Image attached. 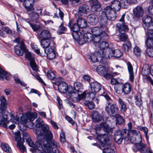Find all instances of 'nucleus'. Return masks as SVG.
Segmentation results:
<instances>
[{"instance_id":"nucleus-1","label":"nucleus","mask_w":153,"mask_h":153,"mask_svg":"<svg viewBox=\"0 0 153 153\" xmlns=\"http://www.w3.org/2000/svg\"><path fill=\"white\" fill-rule=\"evenodd\" d=\"M41 131L36 132L38 141L36 142L37 149L40 151L46 152L49 153H56L51 150L52 149L51 146L54 148H57L59 143L53 139V135L49 130V127L47 125L42 126Z\"/></svg>"},{"instance_id":"nucleus-2","label":"nucleus","mask_w":153,"mask_h":153,"mask_svg":"<svg viewBox=\"0 0 153 153\" xmlns=\"http://www.w3.org/2000/svg\"><path fill=\"white\" fill-rule=\"evenodd\" d=\"M97 138L101 144V149L103 153H115V151L110 147L109 137L105 134H98Z\"/></svg>"},{"instance_id":"nucleus-3","label":"nucleus","mask_w":153,"mask_h":153,"mask_svg":"<svg viewBox=\"0 0 153 153\" xmlns=\"http://www.w3.org/2000/svg\"><path fill=\"white\" fill-rule=\"evenodd\" d=\"M105 122H102L100 124V128H98L97 130V134H98L97 131L100 128H102L103 130L108 134H112L113 132V129L109 126V124L114 122V115H110L106 117L105 120Z\"/></svg>"},{"instance_id":"nucleus-4","label":"nucleus","mask_w":153,"mask_h":153,"mask_svg":"<svg viewBox=\"0 0 153 153\" xmlns=\"http://www.w3.org/2000/svg\"><path fill=\"white\" fill-rule=\"evenodd\" d=\"M127 131V130L125 129L118 130L115 131L114 133V140L116 143L120 144L123 139L128 138V133Z\"/></svg>"},{"instance_id":"nucleus-5","label":"nucleus","mask_w":153,"mask_h":153,"mask_svg":"<svg viewBox=\"0 0 153 153\" xmlns=\"http://www.w3.org/2000/svg\"><path fill=\"white\" fill-rule=\"evenodd\" d=\"M128 3L127 0H113L111 3L110 6L111 9H113L115 11L120 10L121 7H125Z\"/></svg>"},{"instance_id":"nucleus-6","label":"nucleus","mask_w":153,"mask_h":153,"mask_svg":"<svg viewBox=\"0 0 153 153\" xmlns=\"http://www.w3.org/2000/svg\"><path fill=\"white\" fill-rule=\"evenodd\" d=\"M131 132L132 135L128 134V140L130 142L135 144L142 141V135L139 131L133 129L131 130Z\"/></svg>"},{"instance_id":"nucleus-7","label":"nucleus","mask_w":153,"mask_h":153,"mask_svg":"<svg viewBox=\"0 0 153 153\" xmlns=\"http://www.w3.org/2000/svg\"><path fill=\"white\" fill-rule=\"evenodd\" d=\"M143 27L146 32H151L153 31L152 18L149 16L147 15L142 19Z\"/></svg>"},{"instance_id":"nucleus-8","label":"nucleus","mask_w":153,"mask_h":153,"mask_svg":"<svg viewBox=\"0 0 153 153\" xmlns=\"http://www.w3.org/2000/svg\"><path fill=\"white\" fill-rule=\"evenodd\" d=\"M119 108L117 105L111 102L107 103L105 107V111L108 114H113L117 112Z\"/></svg>"},{"instance_id":"nucleus-9","label":"nucleus","mask_w":153,"mask_h":153,"mask_svg":"<svg viewBox=\"0 0 153 153\" xmlns=\"http://www.w3.org/2000/svg\"><path fill=\"white\" fill-rule=\"evenodd\" d=\"M37 114L36 112H27L22 116L21 120L23 123H25L28 121H33L37 118Z\"/></svg>"},{"instance_id":"nucleus-10","label":"nucleus","mask_w":153,"mask_h":153,"mask_svg":"<svg viewBox=\"0 0 153 153\" xmlns=\"http://www.w3.org/2000/svg\"><path fill=\"white\" fill-rule=\"evenodd\" d=\"M104 11L106 14L108 19L111 21L114 20L117 16L116 11L112 10L110 6H107L104 9Z\"/></svg>"},{"instance_id":"nucleus-11","label":"nucleus","mask_w":153,"mask_h":153,"mask_svg":"<svg viewBox=\"0 0 153 153\" xmlns=\"http://www.w3.org/2000/svg\"><path fill=\"white\" fill-rule=\"evenodd\" d=\"M94 37H93V40L94 42L98 43L100 40H105L108 39V36L105 32L102 31L100 33H94Z\"/></svg>"},{"instance_id":"nucleus-12","label":"nucleus","mask_w":153,"mask_h":153,"mask_svg":"<svg viewBox=\"0 0 153 153\" xmlns=\"http://www.w3.org/2000/svg\"><path fill=\"white\" fill-rule=\"evenodd\" d=\"M100 24L101 29H104L105 30H107L108 28L107 27V25L108 18L106 14H105L103 10L100 14Z\"/></svg>"},{"instance_id":"nucleus-13","label":"nucleus","mask_w":153,"mask_h":153,"mask_svg":"<svg viewBox=\"0 0 153 153\" xmlns=\"http://www.w3.org/2000/svg\"><path fill=\"white\" fill-rule=\"evenodd\" d=\"M25 57L26 59L30 61V65L32 69L37 71H38V68L35 62L34 58L32 56L31 53L27 52L25 53Z\"/></svg>"},{"instance_id":"nucleus-14","label":"nucleus","mask_w":153,"mask_h":153,"mask_svg":"<svg viewBox=\"0 0 153 153\" xmlns=\"http://www.w3.org/2000/svg\"><path fill=\"white\" fill-rule=\"evenodd\" d=\"M146 145L143 143L142 141L135 144L133 147V151L136 152L140 151L141 153H144L147 150L146 148Z\"/></svg>"},{"instance_id":"nucleus-15","label":"nucleus","mask_w":153,"mask_h":153,"mask_svg":"<svg viewBox=\"0 0 153 153\" xmlns=\"http://www.w3.org/2000/svg\"><path fill=\"white\" fill-rule=\"evenodd\" d=\"M14 51L18 55L22 56L25 50V47L24 42L22 41L20 42V46L16 45L14 47Z\"/></svg>"},{"instance_id":"nucleus-16","label":"nucleus","mask_w":153,"mask_h":153,"mask_svg":"<svg viewBox=\"0 0 153 153\" xmlns=\"http://www.w3.org/2000/svg\"><path fill=\"white\" fill-rule=\"evenodd\" d=\"M116 28L119 33H126L128 31L129 28L126 23H117L116 25Z\"/></svg>"},{"instance_id":"nucleus-17","label":"nucleus","mask_w":153,"mask_h":153,"mask_svg":"<svg viewBox=\"0 0 153 153\" xmlns=\"http://www.w3.org/2000/svg\"><path fill=\"white\" fill-rule=\"evenodd\" d=\"M90 6L91 10L93 12H95L98 11L101 7V4L98 0H90Z\"/></svg>"},{"instance_id":"nucleus-18","label":"nucleus","mask_w":153,"mask_h":153,"mask_svg":"<svg viewBox=\"0 0 153 153\" xmlns=\"http://www.w3.org/2000/svg\"><path fill=\"white\" fill-rule=\"evenodd\" d=\"M91 61L95 62L98 61H101L103 59L102 56L100 52H96L91 54L90 56Z\"/></svg>"},{"instance_id":"nucleus-19","label":"nucleus","mask_w":153,"mask_h":153,"mask_svg":"<svg viewBox=\"0 0 153 153\" xmlns=\"http://www.w3.org/2000/svg\"><path fill=\"white\" fill-rule=\"evenodd\" d=\"M146 35L148 37L147 38L146 44L148 48L153 47V31L146 32Z\"/></svg>"},{"instance_id":"nucleus-20","label":"nucleus","mask_w":153,"mask_h":153,"mask_svg":"<svg viewBox=\"0 0 153 153\" xmlns=\"http://www.w3.org/2000/svg\"><path fill=\"white\" fill-rule=\"evenodd\" d=\"M79 34L75 32L72 33V36L74 38L78 41V43L80 45H82L86 42L85 40L84 37H83V35Z\"/></svg>"},{"instance_id":"nucleus-21","label":"nucleus","mask_w":153,"mask_h":153,"mask_svg":"<svg viewBox=\"0 0 153 153\" xmlns=\"http://www.w3.org/2000/svg\"><path fill=\"white\" fill-rule=\"evenodd\" d=\"M126 63L129 74L130 80L131 82L133 83L134 82V77L133 66L129 62H126Z\"/></svg>"},{"instance_id":"nucleus-22","label":"nucleus","mask_w":153,"mask_h":153,"mask_svg":"<svg viewBox=\"0 0 153 153\" xmlns=\"http://www.w3.org/2000/svg\"><path fill=\"white\" fill-rule=\"evenodd\" d=\"M133 12L134 16L139 18L143 16L144 10L142 7L137 6L133 9Z\"/></svg>"},{"instance_id":"nucleus-23","label":"nucleus","mask_w":153,"mask_h":153,"mask_svg":"<svg viewBox=\"0 0 153 153\" xmlns=\"http://www.w3.org/2000/svg\"><path fill=\"white\" fill-rule=\"evenodd\" d=\"M58 88L59 91L62 93H65L67 91H70L71 89L68 88L67 84L63 82H61L58 85Z\"/></svg>"},{"instance_id":"nucleus-24","label":"nucleus","mask_w":153,"mask_h":153,"mask_svg":"<svg viewBox=\"0 0 153 153\" xmlns=\"http://www.w3.org/2000/svg\"><path fill=\"white\" fill-rule=\"evenodd\" d=\"M87 20L91 25H95L98 22V17L94 14H91L88 15L87 17Z\"/></svg>"},{"instance_id":"nucleus-25","label":"nucleus","mask_w":153,"mask_h":153,"mask_svg":"<svg viewBox=\"0 0 153 153\" xmlns=\"http://www.w3.org/2000/svg\"><path fill=\"white\" fill-rule=\"evenodd\" d=\"M92 117L93 121L96 123L100 122L102 119L101 114L96 111L92 112Z\"/></svg>"},{"instance_id":"nucleus-26","label":"nucleus","mask_w":153,"mask_h":153,"mask_svg":"<svg viewBox=\"0 0 153 153\" xmlns=\"http://www.w3.org/2000/svg\"><path fill=\"white\" fill-rule=\"evenodd\" d=\"M39 37L41 39H49L51 38V36L49 31L43 30L39 34Z\"/></svg>"},{"instance_id":"nucleus-27","label":"nucleus","mask_w":153,"mask_h":153,"mask_svg":"<svg viewBox=\"0 0 153 153\" xmlns=\"http://www.w3.org/2000/svg\"><path fill=\"white\" fill-rule=\"evenodd\" d=\"M34 0H25L24 1L23 4L27 11H31L34 10L33 7Z\"/></svg>"},{"instance_id":"nucleus-28","label":"nucleus","mask_w":153,"mask_h":153,"mask_svg":"<svg viewBox=\"0 0 153 153\" xmlns=\"http://www.w3.org/2000/svg\"><path fill=\"white\" fill-rule=\"evenodd\" d=\"M22 134L24 137H27L25 139H26V142L29 146L33 148L34 150H36L37 147L36 146V143L35 145L31 139L29 138V135L26 132H23Z\"/></svg>"},{"instance_id":"nucleus-29","label":"nucleus","mask_w":153,"mask_h":153,"mask_svg":"<svg viewBox=\"0 0 153 153\" xmlns=\"http://www.w3.org/2000/svg\"><path fill=\"white\" fill-rule=\"evenodd\" d=\"M114 50L111 48H108L105 50L103 53H102V58H108L113 56Z\"/></svg>"},{"instance_id":"nucleus-30","label":"nucleus","mask_w":153,"mask_h":153,"mask_svg":"<svg viewBox=\"0 0 153 153\" xmlns=\"http://www.w3.org/2000/svg\"><path fill=\"white\" fill-rule=\"evenodd\" d=\"M91 90L95 93L98 92L101 89V85L96 82H92L90 84Z\"/></svg>"},{"instance_id":"nucleus-31","label":"nucleus","mask_w":153,"mask_h":153,"mask_svg":"<svg viewBox=\"0 0 153 153\" xmlns=\"http://www.w3.org/2000/svg\"><path fill=\"white\" fill-rule=\"evenodd\" d=\"M5 111H2L1 117H3L0 120V126L4 127H6L7 125L9 123V121L7 120V115H5Z\"/></svg>"},{"instance_id":"nucleus-32","label":"nucleus","mask_w":153,"mask_h":153,"mask_svg":"<svg viewBox=\"0 0 153 153\" xmlns=\"http://www.w3.org/2000/svg\"><path fill=\"white\" fill-rule=\"evenodd\" d=\"M40 43L41 47L43 48L44 49L43 52H42V53L43 52L46 53V51L47 50V48L50 46V42L49 39H41L40 41Z\"/></svg>"},{"instance_id":"nucleus-33","label":"nucleus","mask_w":153,"mask_h":153,"mask_svg":"<svg viewBox=\"0 0 153 153\" xmlns=\"http://www.w3.org/2000/svg\"><path fill=\"white\" fill-rule=\"evenodd\" d=\"M48 57L49 59L51 60L55 58L56 57V55L54 49L51 47L47 49L46 51Z\"/></svg>"},{"instance_id":"nucleus-34","label":"nucleus","mask_w":153,"mask_h":153,"mask_svg":"<svg viewBox=\"0 0 153 153\" xmlns=\"http://www.w3.org/2000/svg\"><path fill=\"white\" fill-rule=\"evenodd\" d=\"M122 92L125 94H128L131 92V87L130 84L129 83H126L122 85Z\"/></svg>"},{"instance_id":"nucleus-35","label":"nucleus","mask_w":153,"mask_h":153,"mask_svg":"<svg viewBox=\"0 0 153 153\" xmlns=\"http://www.w3.org/2000/svg\"><path fill=\"white\" fill-rule=\"evenodd\" d=\"M89 10V6L85 4H83L79 7L78 12V14L81 15L82 13L86 14Z\"/></svg>"},{"instance_id":"nucleus-36","label":"nucleus","mask_w":153,"mask_h":153,"mask_svg":"<svg viewBox=\"0 0 153 153\" xmlns=\"http://www.w3.org/2000/svg\"><path fill=\"white\" fill-rule=\"evenodd\" d=\"M68 26L71 29L73 32L72 33H77L81 34V33L80 32H79L78 31L79 30V28L80 27L78 25V24L76 23L73 24L71 25V22L70 21L69 23Z\"/></svg>"},{"instance_id":"nucleus-37","label":"nucleus","mask_w":153,"mask_h":153,"mask_svg":"<svg viewBox=\"0 0 153 153\" xmlns=\"http://www.w3.org/2000/svg\"><path fill=\"white\" fill-rule=\"evenodd\" d=\"M109 44L106 41H102L98 45L100 50L98 51L100 52L101 53H103L105 50L108 48Z\"/></svg>"},{"instance_id":"nucleus-38","label":"nucleus","mask_w":153,"mask_h":153,"mask_svg":"<svg viewBox=\"0 0 153 153\" xmlns=\"http://www.w3.org/2000/svg\"><path fill=\"white\" fill-rule=\"evenodd\" d=\"M118 102L120 108V111L122 112H125L127 109L126 103L121 98H119Z\"/></svg>"},{"instance_id":"nucleus-39","label":"nucleus","mask_w":153,"mask_h":153,"mask_svg":"<svg viewBox=\"0 0 153 153\" xmlns=\"http://www.w3.org/2000/svg\"><path fill=\"white\" fill-rule=\"evenodd\" d=\"M0 101L1 103H0V109L4 110V109H6L7 105V102L4 96H1Z\"/></svg>"},{"instance_id":"nucleus-40","label":"nucleus","mask_w":153,"mask_h":153,"mask_svg":"<svg viewBox=\"0 0 153 153\" xmlns=\"http://www.w3.org/2000/svg\"><path fill=\"white\" fill-rule=\"evenodd\" d=\"M29 23L34 31H36L40 29V25L39 22L33 21L32 23L29 22Z\"/></svg>"},{"instance_id":"nucleus-41","label":"nucleus","mask_w":153,"mask_h":153,"mask_svg":"<svg viewBox=\"0 0 153 153\" xmlns=\"http://www.w3.org/2000/svg\"><path fill=\"white\" fill-rule=\"evenodd\" d=\"M83 89L82 84L79 82H76L74 84V88L73 90L77 93L82 92Z\"/></svg>"},{"instance_id":"nucleus-42","label":"nucleus","mask_w":153,"mask_h":153,"mask_svg":"<svg viewBox=\"0 0 153 153\" xmlns=\"http://www.w3.org/2000/svg\"><path fill=\"white\" fill-rule=\"evenodd\" d=\"M131 48V42L129 41H127L124 42L122 48L126 53H127Z\"/></svg>"},{"instance_id":"nucleus-43","label":"nucleus","mask_w":153,"mask_h":153,"mask_svg":"<svg viewBox=\"0 0 153 153\" xmlns=\"http://www.w3.org/2000/svg\"><path fill=\"white\" fill-rule=\"evenodd\" d=\"M77 23L81 28L85 27L87 25V22L85 19L79 18L77 20Z\"/></svg>"},{"instance_id":"nucleus-44","label":"nucleus","mask_w":153,"mask_h":153,"mask_svg":"<svg viewBox=\"0 0 153 153\" xmlns=\"http://www.w3.org/2000/svg\"><path fill=\"white\" fill-rule=\"evenodd\" d=\"M75 97H72V98L71 99L73 101L75 102H77L83 99L85 97V94L83 93L81 94H76L75 95Z\"/></svg>"},{"instance_id":"nucleus-45","label":"nucleus","mask_w":153,"mask_h":153,"mask_svg":"<svg viewBox=\"0 0 153 153\" xmlns=\"http://www.w3.org/2000/svg\"><path fill=\"white\" fill-rule=\"evenodd\" d=\"M97 71L99 74L103 76L105 75L107 71L106 68L102 65H99L97 68Z\"/></svg>"},{"instance_id":"nucleus-46","label":"nucleus","mask_w":153,"mask_h":153,"mask_svg":"<svg viewBox=\"0 0 153 153\" xmlns=\"http://www.w3.org/2000/svg\"><path fill=\"white\" fill-rule=\"evenodd\" d=\"M138 129L143 131L144 134V135L146 137L147 141L149 143V137L148 135V129L146 127L139 126L138 127Z\"/></svg>"},{"instance_id":"nucleus-47","label":"nucleus","mask_w":153,"mask_h":153,"mask_svg":"<svg viewBox=\"0 0 153 153\" xmlns=\"http://www.w3.org/2000/svg\"><path fill=\"white\" fill-rule=\"evenodd\" d=\"M114 119L116 118L117 123L118 124H123L125 122V120L119 114H116L114 115Z\"/></svg>"},{"instance_id":"nucleus-48","label":"nucleus","mask_w":153,"mask_h":153,"mask_svg":"<svg viewBox=\"0 0 153 153\" xmlns=\"http://www.w3.org/2000/svg\"><path fill=\"white\" fill-rule=\"evenodd\" d=\"M24 141H18L17 143V146L22 153H24V152H26V147L24 146L23 144Z\"/></svg>"},{"instance_id":"nucleus-49","label":"nucleus","mask_w":153,"mask_h":153,"mask_svg":"<svg viewBox=\"0 0 153 153\" xmlns=\"http://www.w3.org/2000/svg\"><path fill=\"white\" fill-rule=\"evenodd\" d=\"M119 33L120 34L117 35V37L121 41H125L128 39V36L125 33Z\"/></svg>"},{"instance_id":"nucleus-50","label":"nucleus","mask_w":153,"mask_h":153,"mask_svg":"<svg viewBox=\"0 0 153 153\" xmlns=\"http://www.w3.org/2000/svg\"><path fill=\"white\" fill-rule=\"evenodd\" d=\"M1 147L3 150L6 152L11 153L12 152L11 148L7 144H2Z\"/></svg>"},{"instance_id":"nucleus-51","label":"nucleus","mask_w":153,"mask_h":153,"mask_svg":"<svg viewBox=\"0 0 153 153\" xmlns=\"http://www.w3.org/2000/svg\"><path fill=\"white\" fill-rule=\"evenodd\" d=\"M83 36L86 42H90L93 40V36L90 33H85Z\"/></svg>"},{"instance_id":"nucleus-52","label":"nucleus","mask_w":153,"mask_h":153,"mask_svg":"<svg viewBox=\"0 0 153 153\" xmlns=\"http://www.w3.org/2000/svg\"><path fill=\"white\" fill-rule=\"evenodd\" d=\"M0 69L2 71L0 72V74L1 75V74H3V75L2 76V77H1L0 76V79H1L3 80L4 77H5V78L6 80H8L10 79V76L9 75L7 74L2 69L0 68Z\"/></svg>"},{"instance_id":"nucleus-53","label":"nucleus","mask_w":153,"mask_h":153,"mask_svg":"<svg viewBox=\"0 0 153 153\" xmlns=\"http://www.w3.org/2000/svg\"><path fill=\"white\" fill-rule=\"evenodd\" d=\"M134 98L135 100V103L136 105L138 106H141L142 105V102L140 96L135 95L134 96Z\"/></svg>"},{"instance_id":"nucleus-54","label":"nucleus","mask_w":153,"mask_h":153,"mask_svg":"<svg viewBox=\"0 0 153 153\" xmlns=\"http://www.w3.org/2000/svg\"><path fill=\"white\" fill-rule=\"evenodd\" d=\"M20 132L19 131H17L16 132H15L14 134L15 140L17 141V142L18 141H24V139L21 138L20 136Z\"/></svg>"},{"instance_id":"nucleus-55","label":"nucleus","mask_w":153,"mask_h":153,"mask_svg":"<svg viewBox=\"0 0 153 153\" xmlns=\"http://www.w3.org/2000/svg\"><path fill=\"white\" fill-rule=\"evenodd\" d=\"M47 77L51 80H53L55 78V75L54 73L51 70L48 71L47 73Z\"/></svg>"},{"instance_id":"nucleus-56","label":"nucleus","mask_w":153,"mask_h":153,"mask_svg":"<svg viewBox=\"0 0 153 153\" xmlns=\"http://www.w3.org/2000/svg\"><path fill=\"white\" fill-rule=\"evenodd\" d=\"M67 30V28L63 26V23H62L60 25L59 27L58 30V33L59 34L65 33V32Z\"/></svg>"},{"instance_id":"nucleus-57","label":"nucleus","mask_w":153,"mask_h":153,"mask_svg":"<svg viewBox=\"0 0 153 153\" xmlns=\"http://www.w3.org/2000/svg\"><path fill=\"white\" fill-rule=\"evenodd\" d=\"M85 104L87 105L90 110L94 108L95 105L94 102L92 101H88L85 102Z\"/></svg>"},{"instance_id":"nucleus-58","label":"nucleus","mask_w":153,"mask_h":153,"mask_svg":"<svg viewBox=\"0 0 153 153\" xmlns=\"http://www.w3.org/2000/svg\"><path fill=\"white\" fill-rule=\"evenodd\" d=\"M146 53L149 56L153 57V47L148 48L146 50Z\"/></svg>"},{"instance_id":"nucleus-59","label":"nucleus","mask_w":153,"mask_h":153,"mask_svg":"<svg viewBox=\"0 0 153 153\" xmlns=\"http://www.w3.org/2000/svg\"><path fill=\"white\" fill-rule=\"evenodd\" d=\"M71 90L68 91L69 95L70 96V98H72V97H75V95L76 94H79L77 93L76 91L73 90L72 88H71Z\"/></svg>"},{"instance_id":"nucleus-60","label":"nucleus","mask_w":153,"mask_h":153,"mask_svg":"<svg viewBox=\"0 0 153 153\" xmlns=\"http://www.w3.org/2000/svg\"><path fill=\"white\" fill-rule=\"evenodd\" d=\"M134 52L137 56H140L141 54V50L138 46H136L134 49Z\"/></svg>"},{"instance_id":"nucleus-61","label":"nucleus","mask_w":153,"mask_h":153,"mask_svg":"<svg viewBox=\"0 0 153 153\" xmlns=\"http://www.w3.org/2000/svg\"><path fill=\"white\" fill-rule=\"evenodd\" d=\"M114 54L113 57H120L122 55V53L119 50H116L114 51Z\"/></svg>"},{"instance_id":"nucleus-62","label":"nucleus","mask_w":153,"mask_h":153,"mask_svg":"<svg viewBox=\"0 0 153 153\" xmlns=\"http://www.w3.org/2000/svg\"><path fill=\"white\" fill-rule=\"evenodd\" d=\"M84 94H85V96L87 95V96L89 97L90 99L91 100H94L95 97V95L96 94L95 92L93 91L92 92H89L86 94L85 93L83 92Z\"/></svg>"},{"instance_id":"nucleus-63","label":"nucleus","mask_w":153,"mask_h":153,"mask_svg":"<svg viewBox=\"0 0 153 153\" xmlns=\"http://www.w3.org/2000/svg\"><path fill=\"white\" fill-rule=\"evenodd\" d=\"M60 140L62 143H64L66 141L65 133L63 131L60 134Z\"/></svg>"},{"instance_id":"nucleus-64","label":"nucleus","mask_w":153,"mask_h":153,"mask_svg":"<svg viewBox=\"0 0 153 153\" xmlns=\"http://www.w3.org/2000/svg\"><path fill=\"white\" fill-rule=\"evenodd\" d=\"M30 16L32 18L35 19H36L39 18V15L36 12L32 11L29 14Z\"/></svg>"}]
</instances>
